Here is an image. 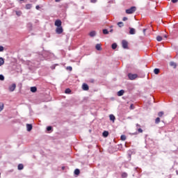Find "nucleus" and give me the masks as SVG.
Here are the masks:
<instances>
[{
    "label": "nucleus",
    "instance_id": "14",
    "mask_svg": "<svg viewBox=\"0 0 178 178\" xmlns=\"http://www.w3.org/2000/svg\"><path fill=\"white\" fill-rule=\"evenodd\" d=\"M102 136H103V137L106 138V137H108V136H109V132L107 131H104L103 132V134H102Z\"/></svg>",
    "mask_w": 178,
    "mask_h": 178
},
{
    "label": "nucleus",
    "instance_id": "45",
    "mask_svg": "<svg viewBox=\"0 0 178 178\" xmlns=\"http://www.w3.org/2000/svg\"><path fill=\"white\" fill-rule=\"evenodd\" d=\"M164 38H168V35H164Z\"/></svg>",
    "mask_w": 178,
    "mask_h": 178
},
{
    "label": "nucleus",
    "instance_id": "6",
    "mask_svg": "<svg viewBox=\"0 0 178 178\" xmlns=\"http://www.w3.org/2000/svg\"><path fill=\"white\" fill-rule=\"evenodd\" d=\"M55 26L57 27H62V21L60 19H57L55 21Z\"/></svg>",
    "mask_w": 178,
    "mask_h": 178
},
{
    "label": "nucleus",
    "instance_id": "44",
    "mask_svg": "<svg viewBox=\"0 0 178 178\" xmlns=\"http://www.w3.org/2000/svg\"><path fill=\"white\" fill-rule=\"evenodd\" d=\"M110 33H113V29L110 30Z\"/></svg>",
    "mask_w": 178,
    "mask_h": 178
},
{
    "label": "nucleus",
    "instance_id": "27",
    "mask_svg": "<svg viewBox=\"0 0 178 178\" xmlns=\"http://www.w3.org/2000/svg\"><path fill=\"white\" fill-rule=\"evenodd\" d=\"M158 116H159V118H162V117L163 116V111L159 112Z\"/></svg>",
    "mask_w": 178,
    "mask_h": 178
},
{
    "label": "nucleus",
    "instance_id": "16",
    "mask_svg": "<svg viewBox=\"0 0 178 178\" xmlns=\"http://www.w3.org/2000/svg\"><path fill=\"white\" fill-rule=\"evenodd\" d=\"M31 92H37V87H35V86L31 87Z\"/></svg>",
    "mask_w": 178,
    "mask_h": 178
},
{
    "label": "nucleus",
    "instance_id": "30",
    "mask_svg": "<svg viewBox=\"0 0 178 178\" xmlns=\"http://www.w3.org/2000/svg\"><path fill=\"white\" fill-rule=\"evenodd\" d=\"M3 111V104H0V112Z\"/></svg>",
    "mask_w": 178,
    "mask_h": 178
},
{
    "label": "nucleus",
    "instance_id": "40",
    "mask_svg": "<svg viewBox=\"0 0 178 178\" xmlns=\"http://www.w3.org/2000/svg\"><path fill=\"white\" fill-rule=\"evenodd\" d=\"M122 20L123 22H126V20H127V17H124Z\"/></svg>",
    "mask_w": 178,
    "mask_h": 178
},
{
    "label": "nucleus",
    "instance_id": "41",
    "mask_svg": "<svg viewBox=\"0 0 178 178\" xmlns=\"http://www.w3.org/2000/svg\"><path fill=\"white\" fill-rule=\"evenodd\" d=\"M35 8L37 9V10H38V9H40V6H36Z\"/></svg>",
    "mask_w": 178,
    "mask_h": 178
},
{
    "label": "nucleus",
    "instance_id": "1",
    "mask_svg": "<svg viewBox=\"0 0 178 178\" xmlns=\"http://www.w3.org/2000/svg\"><path fill=\"white\" fill-rule=\"evenodd\" d=\"M136 10V6H132L129 9L126 10V13H127V15H131L132 13H134Z\"/></svg>",
    "mask_w": 178,
    "mask_h": 178
},
{
    "label": "nucleus",
    "instance_id": "7",
    "mask_svg": "<svg viewBox=\"0 0 178 178\" xmlns=\"http://www.w3.org/2000/svg\"><path fill=\"white\" fill-rule=\"evenodd\" d=\"M82 89L83 90V91H88L89 90L88 85H87L86 83H83L82 85Z\"/></svg>",
    "mask_w": 178,
    "mask_h": 178
},
{
    "label": "nucleus",
    "instance_id": "34",
    "mask_svg": "<svg viewBox=\"0 0 178 178\" xmlns=\"http://www.w3.org/2000/svg\"><path fill=\"white\" fill-rule=\"evenodd\" d=\"M67 70H70V72H72L73 70V68L70 66L67 67Z\"/></svg>",
    "mask_w": 178,
    "mask_h": 178
},
{
    "label": "nucleus",
    "instance_id": "17",
    "mask_svg": "<svg viewBox=\"0 0 178 178\" xmlns=\"http://www.w3.org/2000/svg\"><path fill=\"white\" fill-rule=\"evenodd\" d=\"M24 166L23 165V164H19L18 165V170H23Z\"/></svg>",
    "mask_w": 178,
    "mask_h": 178
},
{
    "label": "nucleus",
    "instance_id": "18",
    "mask_svg": "<svg viewBox=\"0 0 178 178\" xmlns=\"http://www.w3.org/2000/svg\"><path fill=\"white\" fill-rule=\"evenodd\" d=\"M111 48H112V49H116V48H118V44L113 43L111 45Z\"/></svg>",
    "mask_w": 178,
    "mask_h": 178
},
{
    "label": "nucleus",
    "instance_id": "43",
    "mask_svg": "<svg viewBox=\"0 0 178 178\" xmlns=\"http://www.w3.org/2000/svg\"><path fill=\"white\" fill-rule=\"evenodd\" d=\"M55 2H60V0H55Z\"/></svg>",
    "mask_w": 178,
    "mask_h": 178
},
{
    "label": "nucleus",
    "instance_id": "42",
    "mask_svg": "<svg viewBox=\"0 0 178 178\" xmlns=\"http://www.w3.org/2000/svg\"><path fill=\"white\" fill-rule=\"evenodd\" d=\"M90 83H93L94 82V79H90Z\"/></svg>",
    "mask_w": 178,
    "mask_h": 178
},
{
    "label": "nucleus",
    "instance_id": "33",
    "mask_svg": "<svg viewBox=\"0 0 178 178\" xmlns=\"http://www.w3.org/2000/svg\"><path fill=\"white\" fill-rule=\"evenodd\" d=\"M31 8V4H26V9H30Z\"/></svg>",
    "mask_w": 178,
    "mask_h": 178
},
{
    "label": "nucleus",
    "instance_id": "2",
    "mask_svg": "<svg viewBox=\"0 0 178 178\" xmlns=\"http://www.w3.org/2000/svg\"><path fill=\"white\" fill-rule=\"evenodd\" d=\"M128 77H129V80H136V79H137V77H138V75L136 74L129 73V74H128Z\"/></svg>",
    "mask_w": 178,
    "mask_h": 178
},
{
    "label": "nucleus",
    "instance_id": "11",
    "mask_svg": "<svg viewBox=\"0 0 178 178\" xmlns=\"http://www.w3.org/2000/svg\"><path fill=\"white\" fill-rule=\"evenodd\" d=\"M124 94V91L123 90H121L118 92L117 95L118 97H122V96H123Z\"/></svg>",
    "mask_w": 178,
    "mask_h": 178
},
{
    "label": "nucleus",
    "instance_id": "31",
    "mask_svg": "<svg viewBox=\"0 0 178 178\" xmlns=\"http://www.w3.org/2000/svg\"><path fill=\"white\" fill-rule=\"evenodd\" d=\"M170 66H174L175 67H176V63H175V62H170Z\"/></svg>",
    "mask_w": 178,
    "mask_h": 178
},
{
    "label": "nucleus",
    "instance_id": "13",
    "mask_svg": "<svg viewBox=\"0 0 178 178\" xmlns=\"http://www.w3.org/2000/svg\"><path fill=\"white\" fill-rule=\"evenodd\" d=\"M109 118H110V120H111L112 122H115V119H116V118L115 117V115H113V114H111L110 115H109Z\"/></svg>",
    "mask_w": 178,
    "mask_h": 178
},
{
    "label": "nucleus",
    "instance_id": "39",
    "mask_svg": "<svg viewBox=\"0 0 178 178\" xmlns=\"http://www.w3.org/2000/svg\"><path fill=\"white\" fill-rule=\"evenodd\" d=\"M3 51V47L0 46V52H2Z\"/></svg>",
    "mask_w": 178,
    "mask_h": 178
},
{
    "label": "nucleus",
    "instance_id": "51",
    "mask_svg": "<svg viewBox=\"0 0 178 178\" xmlns=\"http://www.w3.org/2000/svg\"><path fill=\"white\" fill-rule=\"evenodd\" d=\"M19 1H24V0H19Z\"/></svg>",
    "mask_w": 178,
    "mask_h": 178
},
{
    "label": "nucleus",
    "instance_id": "36",
    "mask_svg": "<svg viewBox=\"0 0 178 178\" xmlns=\"http://www.w3.org/2000/svg\"><path fill=\"white\" fill-rule=\"evenodd\" d=\"M97 0H90V2H91L92 3H97Z\"/></svg>",
    "mask_w": 178,
    "mask_h": 178
},
{
    "label": "nucleus",
    "instance_id": "8",
    "mask_svg": "<svg viewBox=\"0 0 178 178\" xmlns=\"http://www.w3.org/2000/svg\"><path fill=\"white\" fill-rule=\"evenodd\" d=\"M129 34L134 35V34H136V29H134V28L129 27Z\"/></svg>",
    "mask_w": 178,
    "mask_h": 178
},
{
    "label": "nucleus",
    "instance_id": "38",
    "mask_svg": "<svg viewBox=\"0 0 178 178\" xmlns=\"http://www.w3.org/2000/svg\"><path fill=\"white\" fill-rule=\"evenodd\" d=\"M138 133H143V129L141 128H139L138 129Z\"/></svg>",
    "mask_w": 178,
    "mask_h": 178
},
{
    "label": "nucleus",
    "instance_id": "23",
    "mask_svg": "<svg viewBox=\"0 0 178 178\" xmlns=\"http://www.w3.org/2000/svg\"><path fill=\"white\" fill-rule=\"evenodd\" d=\"M65 94H70V92H72V90L70 88H67L65 90Z\"/></svg>",
    "mask_w": 178,
    "mask_h": 178
},
{
    "label": "nucleus",
    "instance_id": "28",
    "mask_svg": "<svg viewBox=\"0 0 178 178\" xmlns=\"http://www.w3.org/2000/svg\"><path fill=\"white\" fill-rule=\"evenodd\" d=\"M156 40L159 41V42L162 41V38H161V36L158 35V36L156 37Z\"/></svg>",
    "mask_w": 178,
    "mask_h": 178
},
{
    "label": "nucleus",
    "instance_id": "9",
    "mask_svg": "<svg viewBox=\"0 0 178 178\" xmlns=\"http://www.w3.org/2000/svg\"><path fill=\"white\" fill-rule=\"evenodd\" d=\"M26 129H27L28 131H31V130H33V125H31L30 124H27Z\"/></svg>",
    "mask_w": 178,
    "mask_h": 178
},
{
    "label": "nucleus",
    "instance_id": "49",
    "mask_svg": "<svg viewBox=\"0 0 178 178\" xmlns=\"http://www.w3.org/2000/svg\"><path fill=\"white\" fill-rule=\"evenodd\" d=\"M63 169H65V167H63Z\"/></svg>",
    "mask_w": 178,
    "mask_h": 178
},
{
    "label": "nucleus",
    "instance_id": "26",
    "mask_svg": "<svg viewBox=\"0 0 178 178\" xmlns=\"http://www.w3.org/2000/svg\"><path fill=\"white\" fill-rule=\"evenodd\" d=\"M103 34H109V31H108V29H103Z\"/></svg>",
    "mask_w": 178,
    "mask_h": 178
},
{
    "label": "nucleus",
    "instance_id": "48",
    "mask_svg": "<svg viewBox=\"0 0 178 178\" xmlns=\"http://www.w3.org/2000/svg\"><path fill=\"white\" fill-rule=\"evenodd\" d=\"M131 108H133V104L131 105Z\"/></svg>",
    "mask_w": 178,
    "mask_h": 178
},
{
    "label": "nucleus",
    "instance_id": "20",
    "mask_svg": "<svg viewBox=\"0 0 178 178\" xmlns=\"http://www.w3.org/2000/svg\"><path fill=\"white\" fill-rule=\"evenodd\" d=\"M74 175H76V176H79V175H80V170L76 169L74 170Z\"/></svg>",
    "mask_w": 178,
    "mask_h": 178
},
{
    "label": "nucleus",
    "instance_id": "21",
    "mask_svg": "<svg viewBox=\"0 0 178 178\" xmlns=\"http://www.w3.org/2000/svg\"><path fill=\"white\" fill-rule=\"evenodd\" d=\"M160 122H161V118H159V117L157 118H156V120H155V123H156V124H159Z\"/></svg>",
    "mask_w": 178,
    "mask_h": 178
},
{
    "label": "nucleus",
    "instance_id": "29",
    "mask_svg": "<svg viewBox=\"0 0 178 178\" xmlns=\"http://www.w3.org/2000/svg\"><path fill=\"white\" fill-rule=\"evenodd\" d=\"M0 80L1 81H3L5 80V76H3V75H2V74H0Z\"/></svg>",
    "mask_w": 178,
    "mask_h": 178
},
{
    "label": "nucleus",
    "instance_id": "47",
    "mask_svg": "<svg viewBox=\"0 0 178 178\" xmlns=\"http://www.w3.org/2000/svg\"><path fill=\"white\" fill-rule=\"evenodd\" d=\"M176 173H177V175H178V171H177V170L176 171Z\"/></svg>",
    "mask_w": 178,
    "mask_h": 178
},
{
    "label": "nucleus",
    "instance_id": "24",
    "mask_svg": "<svg viewBox=\"0 0 178 178\" xmlns=\"http://www.w3.org/2000/svg\"><path fill=\"white\" fill-rule=\"evenodd\" d=\"M120 140H122V141H126V136L124 135H122L120 136Z\"/></svg>",
    "mask_w": 178,
    "mask_h": 178
},
{
    "label": "nucleus",
    "instance_id": "5",
    "mask_svg": "<svg viewBox=\"0 0 178 178\" xmlns=\"http://www.w3.org/2000/svg\"><path fill=\"white\" fill-rule=\"evenodd\" d=\"M8 90L10 92H13L15 90H16V85L13 83L11 86H9Z\"/></svg>",
    "mask_w": 178,
    "mask_h": 178
},
{
    "label": "nucleus",
    "instance_id": "32",
    "mask_svg": "<svg viewBox=\"0 0 178 178\" xmlns=\"http://www.w3.org/2000/svg\"><path fill=\"white\" fill-rule=\"evenodd\" d=\"M16 15H17V16H22V13H21V11H16Z\"/></svg>",
    "mask_w": 178,
    "mask_h": 178
},
{
    "label": "nucleus",
    "instance_id": "35",
    "mask_svg": "<svg viewBox=\"0 0 178 178\" xmlns=\"http://www.w3.org/2000/svg\"><path fill=\"white\" fill-rule=\"evenodd\" d=\"M47 131H51V130H52V127H47Z\"/></svg>",
    "mask_w": 178,
    "mask_h": 178
},
{
    "label": "nucleus",
    "instance_id": "22",
    "mask_svg": "<svg viewBox=\"0 0 178 178\" xmlns=\"http://www.w3.org/2000/svg\"><path fill=\"white\" fill-rule=\"evenodd\" d=\"M5 63V60H3V58H0V66H2Z\"/></svg>",
    "mask_w": 178,
    "mask_h": 178
},
{
    "label": "nucleus",
    "instance_id": "4",
    "mask_svg": "<svg viewBox=\"0 0 178 178\" xmlns=\"http://www.w3.org/2000/svg\"><path fill=\"white\" fill-rule=\"evenodd\" d=\"M56 33L57 34H62L63 33V28L62 26H58L56 29Z\"/></svg>",
    "mask_w": 178,
    "mask_h": 178
},
{
    "label": "nucleus",
    "instance_id": "15",
    "mask_svg": "<svg viewBox=\"0 0 178 178\" xmlns=\"http://www.w3.org/2000/svg\"><path fill=\"white\" fill-rule=\"evenodd\" d=\"M127 176H129V175L127 174V172H122V173L121 174V177H122V178H127Z\"/></svg>",
    "mask_w": 178,
    "mask_h": 178
},
{
    "label": "nucleus",
    "instance_id": "3",
    "mask_svg": "<svg viewBox=\"0 0 178 178\" xmlns=\"http://www.w3.org/2000/svg\"><path fill=\"white\" fill-rule=\"evenodd\" d=\"M122 48H124V49H127V48H129V42H127V41H126V40L122 41Z\"/></svg>",
    "mask_w": 178,
    "mask_h": 178
},
{
    "label": "nucleus",
    "instance_id": "46",
    "mask_svg": "<svg viewBox=\"0 0 178 178\" xmlns=\"http://www.w3.org/2000/svg\"><path fill=\"white\" fill-rule=\"evenodd\" d=\"M147 29H143V33H145Z\"/></svg>",
    "mask_w": 178,
    "mask_h": 178
},
{
    "label": "nucleus",
    "instance_id": "10",
    "mask_svg": "<svg viewBox=\"0 0 178 178\" xmlns=\"http://www.w3.org/2000/svg\"><path fill=\"white\" fill-rule=\"evenodd\" d=\"M95 49L97 51H102V47H101V44H97L95 46Z\"/></svg>",
    "mask_w": 178,
    "mask_h": 178
},
{
    "label": "nucleus",
    "instance_id": "12",
    "mask_svg": "<svg viewBox=\"0 0 178 178\" xmlns=\"http://www.w3.org/2000/svg\"><path fill=\"white\" fill-rule=\"evenodd\" d=\"M95 35H97V32H95V31L90 32V37H95Z\"/></svg>",
    "mask_w": 178,
    "mask_h": 178
},
{
    "label": "nucleus",
    "instance_id": "25",
    "mask_svg": "<svg viewBox=\"0 0 178 178\" xmlns=\"http://www.w3.org/2000/svg\"><path fill=\"white\" fill-rule=\"evenodd\" d=\"M118 26L119 27H123V26H124V24H123V22H120L118 23Z\"/></svg>",
    "mask_w": 178,
    "mask_h": 178
},
{
    "label": "nucleus",
    "instance_id": "19",
    "mask_svg": "<svg viewBox=\"0 0 178 178\" xmlns=\"http://www.w3.org/2000/svg\"><path fill=\"white\" fill-rule=\"evenodd\" d=\"M159 72H160V70H159V69H158V68H155V69L154 70V74H159Z\"/></svg>",
    "mask_w": 178,
    "mask_h": 178
},
{
    "label": "nucleus",
    "instance_id": "37",
    "mask_svg": "<svg viewBox=\"0 0 178 178\" xmlns=\"http://www.w3.org/2000/svg\"><path fill=\"white\" fill-rule=\"evenodd\" d=\"M171 2H172V3H177V2H178V0H171Z\"/></svg>",
    "mask_w": 178,
    "mask_h": 178
},
{
    "label": "nucleus",
    "instance_id": "50",
    "mask_svg": "<svg viewBox=\"0 0 178 178\" xmlns=\"http://www.w3.org/2000/svg\"><path fill=\"white\" fill-rule=\"evenodd\" d=\"M137 126H140L138 124H137Z\"/></svg>",
    "mask_w": 178,
    "mask_h": 178
}]
</instances>
